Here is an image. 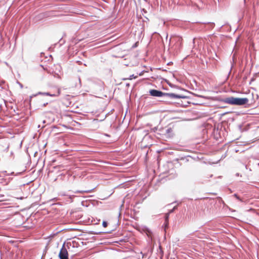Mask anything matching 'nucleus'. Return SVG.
Returning <instances> with one entry per match:
<instances>
[{
	"instance_id": "8",
	"label": "nucleus",
	"mask_w": 259,
	"mask_h": 259,
	"mask_svg": "<svg viewBox=\"0 0 259 259\" xmlns=\"http://www.w3.org/2000/svg\"><path fill=\"white\" fill-rule=\"evenodd\" d=\"M90 192H91V190H77L76 191H74L73 193H74L75 194H83L84 193H89Z\"/></svg>"
},
{
	"instance_id": "17",
	"label": "nucleus",
	"mask_w": 259,
	"mask_h": 259,
	"mask_svg": "<svg viewBox=\"0 0 259 259\" xmlns=\"http://www.w3.org/2000/svg\"><path fill=\"white\" fill-rule=\"evenodd\" d=\"M40 66H41L43 68L44 70H47V69L45 68L42 65H40Z\"/></svg>"
},
{
	"instance_id": "15",
	"label": "nucleus",
	"mask_w": 259,
	"mask_h": 259,
	"mask_svg": "<svg viewBox=\"0 0 259 259\" xmlns=\"http://www.w3.org/2000/svg\"><path fill=\"white\" fill-rule=\"evenodd\" d=\"M177 208V206H175L172 210H170V212H172L174 209Z\"/></svg>"
},
{
	"instance_id": "14",
	"label": "nucleus",
	"mask_w": 259,
	"mask_h": 259,
	"mask_svg": "<svg viewBox=\"0 0 259 259\" xmlns=\"http://www.w3.org/2000/svg\"><path fill=\"white\" fill-rule=\"evenodd\" d=\"M143 74H144V71H142V72H141L139 73V75H140V76H142V75H143Z\"/></svg>"
},
{
	"instance_id": "19",
	"label": "nucleus",
	"mask_w": 259,
	"mask_h": 259,
	"mask_svg": "<svg viewBox=\"0 0 259 259\" xmlns=\"http://www.w3.org/2000/svg\"><path fill=\"white\" fill-rule=\"evenodd\" d=\"M255 165H256L257 166H259V163H255Z\"/></svg>"
},
{
	"instance_id": "4",
	"label": "nucleus",
	"mask_w": 259,
	"mask_h": 259,
	"mask_svg": "<svg viewBox=\"0 0 259 259\" xmlns=\"http://www.w3.org/2000/svg\"><path fill=\"white\" fill-rule=\"evenodd\" d=\"M249 104L252 105L255 104L257 102V104H259V96L257 94H252L251 98L249 99Z\"/></svg>"
},
{
	"instance_id": "1",
	"label": "nucleus",
	"mask_w": 259,
	"mask_h": 259,
	"mask_svg": "<svg viewBox=\"0 0 259 259\" xmlns=\"http://www.w3.org/2000/svg\"><path fill=\"white\" fill-rule=\"evenodd\" d=\"M149 94L151 96L156 97H163L165 99V102H170L169 99L174 100L177 99H186L187 98L186 96L183 94H177L175 93H163L161 91L157 90L152 89L149 91Z\"/></svg>"
},
{
	"instance_id": "5",
	"label": "nucleus",
	"mask_w": 259,
	"mask_h": 259,
	"mask_svg": "<svg viewBox=\"0 0 259 259\" xmlns=\"http://www.w3.org/2000/svg\"><path fill=\"white\" fill-rule=\"evenodd\" d=\"M60 94V91L59 89H58L56 94H51L49 92H39L35 96H36L37 95H42L49 96L50 97H57V96H58Z\"/></svg>"
},
{
	"instance_id": "24",
	"label": "nucleus",
	"mask_w": 259,
	"mask_h": 259,
	"mask_svg": "<svg viewBox=\"0 0 259 259\" xmlns=\"http://www.w3.org/2000/svg\"><path fill=\"white\" fill-rule=\"evenodd\" d=\"M105 135H106V136H109V135H107V134H106Z\"/></svg>"
},
{
	"instance_id": "13",
	"label": "nucleus",
	"mask_w": 259,
	"mask_h": 259,
	"mask_svg": "<svg viewBox=\"0 0 259 259\" xmlns=\"http://www.w3.org/2000/svg\"><path fill=\"white\" fill-rule=\"evenodd\" d=\"M250 163H251V161H250L249 162L248 164V165H246L245 167H246V169H247V168H248V167L250 165Z\"/></svg>"
},
{
	"instance_id": "11",
	"label": "nucleus",
	"mask_w": 259,
	"mask_h": 259,
	"mask_svg": "<svg viewBox=\"0 0 259 259\" xmlns=\"http://www.w3.org/2000/svg\"><path fill=\"white\" fill-rule=\"evenodd\" d=\"M137 78V76H135L134 74H132L130 76V77H129V79H132L133 78Z\"/></svg>"
},
{
	"instance_id": "3",
	"label": "nucleus",
	"mask_w": 259,
	"mask_h": 259,
	"mask_svg": "<svg viewBox=\"0 0 259 259\" xmlns=\"http://www.w3.org/2000/svg\"><path fill=\"white\" fill-rule=\"evenodd\" d=\"M64 244H63L60 252L59 253V257L60 259H69L68 253L67 249L65 247Z\"/></svg>"
},
{
	"instance_id": "21",
	"label": "nucleus",
	"mask_w": 259,
	"mask_h": 259,
	"mask_svg": "<svg viewBox=\"0 0 259 259\" xmlns=\"http://www.w3.org/2000/svg\"><path fill=\"white\" fill-rule=\"evenodd\" d=\"M171 63V62H169V63H168L167 64H168V65H170V63Z\"/></svg>"
},
{
	"instance_id": "12",
	"label": "nucleus",
	"mask_w": 259,
	"mask_h": 259,
	"mask_svg": "<svg viewBox=\"0 0 259 259\" xmlns=\"http://www.w3.org/2000/svg\"><path fill=\"white\" fill-rule=\"evenodd\" d=\"M102 225L104 227H106L108 226V223L106 221H103Z\"/></svg>"
},
{
	"instance_id": "2",
	"label": "nucleus",
	"mask_w": 259,
	"mask_h": 259,
	"mask_svg": "<svg viewBox=\"0 0 259 259\" xmlns=\"http://www.w3.org/2000/svg\"><path fill=\"white\" fill-rule=\"evenodd\" d=\"M221 101L224 103L229 104L230 105L243 106L247 104L249 102V98H235L234 97H229L221 99Z\"/></svg>"
},
{
	"instance_id": "10",
	"label": "nucleus",
	"mask_w": 259,
	"mask_h": 259,
	"mask_svg": "<svg viewBox=\"0 0 259 259\" xmlns=\"http://www.w3.org/2000/svg\"><path fill=\"white\" fill-rule=\"evenodd\" d=\"M234 196L239 201H242V199L239 197V196L237 194H234Z\"/></svg>"
},
{
	"instance_id": "16",
	"label": "nucleus",
	"mask_w": 259,
	"mask_h": 259,
	"mask_svg": "<svg viewBox=\"0 0 259 259\" xmlns=\"http://www.w3.org/2000/svg\"><path fill=\"white\" fill-rule=\"evenodd\" d=\"M92 234H94V235H98V234H99V233H97V232H93V233H92Z\"/></svg>"
},
{
	"instance_id": "22",
	"label": "nucleus",
	"mask_w": 259,
	"mask_h": 259,
	"mask_svg": "<svg viewBox=\"0 0 259 259\" xmlns=\"http://www.w3.org/2000/svg\"><path fill=\"white\" fill-rule=\"evenodd\" d=\"M80 243L83 244V242L82 241H80Z\"/></svg>"
},
{
	"instance_id": "6",
	"label": "nucleus",
	"mask_w": 259,
	"mask_h": 259,
	"mask_svg": "<svg viewBox=\"0 0 259 259\" xmlns=\"http://www.w3.org/2000/svg\"><path fill=\"white\" fill-rule=\"evenodd\" d=\"M79 246V243L76 241L75 240H73L72 242H69L67 243V246L69 248V246H72V247H78Z\"/></svg>"
},
{
	"instance_id": "9",
	"label": "nucleus",
	"mask_w": 259,
	"mask_h": 259,
	"mask_svg": "<svg viewBox=\"0 0 259 259\" xmlns=\"http://www.w3.org/2000/svg\"><path fill=\"white\" fill-rule=\"evenodd\" d=\"M62 196H68L69 198L71 200V202H72L73 199L75 197L74 195H68L65 193H63L61 194Z\"/></svg>"
},
{
	"instance_id": "7",
	"label": "nucleus",
	"mask_w": 259,
	"mask_h": 259,
	"mask_svg": "<svg viewBox=\"0 0 259 259\" xmlns=\"http://www.w3.org/2000/svg\"><path fill=\"white\" fill-rule=\"evenodd\" d=\"M144 232H145L148 238L151 240H152L153 233L151 230L148 228H145L144 229Z\"/></svg>"
},
{
	"instance_id": "23",
	"label": "nucleus",
	"mask_w": 259,
	"mask_h": 259,
	"mask_svg": "<svg viewBox=\"0 0 259 259\" xmlns=\"http://www.w3.org/2000/svg\"><path fill=\"white\" fill-rule=\"evenodd\" d=\"M214 23H212V26H214Z\"/></svg>"
},
{
	"instance_id": "18",
	"label": "nucleus",
	"mask_w": 259,
	"mask_h": 259,
	"mask_svg": "<svg viewBox=\"0 0 259 259\" xmlns=\"http://www.w3.org/2000/svg\"><path fill=\"white\" fill-rule=\"evenodd\" d=\"M47 104H48V103H44V104H43V106H44V107H45V106H46Z\"/></svg>"
},
{
	"instance_id": "20",
	"label": "nucleus",
	"mask_w": 259,
	"mask_h": 259,
	"mask_svg": "<svg viewBox=\"0 0 259 259\" xmlns=\"http://www.w3.org/2000/svg\"><path fill=\"white\" fill-rule=\"evenodd\" d=\"M46 122V120H44V121H43V123H45Z\"/></svg>"
}]
</instances>
